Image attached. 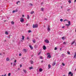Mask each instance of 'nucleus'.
Masks as SVG:
<instances>
[{"label":"nucleus","mask_w":76,"mask_h":76,"mask_svg":"<svg viewBox=\"0 0 76 76\" xmlns=\"http://www.w3.org/2000/svg\"><path fill=\"white\" fill-rule=\"evenodd\" d=\"M38 27V24H36L35 25H33V28H37Z\"/></svg>","instance_id":"obj_1"},{"label":"nucleus","mask_w":76,"mask_h":76,"mask_svg":"<svg viewBox=\"0 0 76 76\" xmlns=\"http://www.w3.org/2000/svg\"><path fill=\"white\" fill-rule=\"evenodd\" d=\"M20 21L21 22H24V19L22 18H21L20 19Z\"/></svg>","instance_id":"obj_2"},{"label":"nucleus","mask_w":76,"mask_h":76,"mask_svg":"<svg viewBox=\"0 0 76 76\" xmlns=\"http://www.w3.org/2000/svg\"><path fill=\"white\" fill-rule=\"evenodd\" d=\"M45 42L47 44H48V43H49V41L47 39L45 40Z\"/></svg>","instance_id":"obj_3"},{"label":"nucleus","mask_w":76,"mask_h":76,"mask_svg":"<svg viewBox=\"0 0 76 76\" xmlns=\"http://www.w3.org/2000/svg\"><path fill=\"white\" fill-rule=\"evenodd\" d=\"M47 30L48 31H50V26H48Z\"/></svg>","instance_id":"obj_4"},{"label":"nucleus","mask_w":76,"mask_h":76,"mask_svg":"<svg viewBox=\"0 0 76 76\" xmlns=\"http://www.w3.org/2000/svg\"><path fill=\"white\" fill-rule=\"evenodd\" d=\"M73 58H76V53H75L74 56L73 57Z\"/></svg>","instance_id":"obj_5"},{"label":"nucleus","mask_w":76,"mask_h":76,"mask_svg":"<svg viewBox=\"0 0 76 76\" xmlns=\"http://www.w3.org/2000/svg\"><path fill=\"white\" fill-rule=\"evenodd\" d=\"M43 50H46V47H45V46L44 45L43 47Z\"/></svg>","instance_id":"obj_6"},{"label":"nucleus","mask_w":76,"mask_h":76,"mask_svg":"<svg viewBox=\"0 0 76 76\" xmlns=\"http://www.w3.org/2000/svg\"><path fill=\"white\" fill-rule=\"evenodd\" d=\"M6 61H10V59H9V58H7L6 59Z\"/></svg>","instance_id":"obj_7"},{"label":"nucleus","mask_w":76,"mask_h":76,"mask_svg":"<svg viewBox=\"0 0 76 76\" xmlns=\"http://www.w3.org/2000/svg\"><path fill=\"white\" fill-rule=\"evenodd\" d=\"M29 46L31 50H33V47H32L31 45H29Z\"/></svg>","instance_id":"obj_8"},{"label":"nucleus","mask_w":76,"mask_h":76,"mask_svg":"<svg viewBox=\"0 0 76 76\" xmlns=\"http://www.w3.org/2000/svg\"><path fill=\"white\" fill-rule=\"evenodd\" d=\"M48 58H51V55H49L48 56H47Z\"/></svg>","instance_id":"obj_9"},{"label":"nucleus","mask_w":76,"mask_h":76,"mask_svg":"<svg viewBox=\"0 0 76 76\" xmlns=\"http://www.w3.org/2000/svg\"><path fill=\"white\" fill-rule=\"evenodd\" d=\"M23 50L25 53H26V52H27V50L25 49H23Z\"/></svg>","instance_id":"obj_10"},{"label":"nucleus","mask_w":76,"mask_h":76,"mask_svg":"<svg viewBox=\"0 0 76 76\" xmlns=\"http://www.w3.org/2000/svg\"><path fill=\"white\" fill-rule=\"evenodd\" d=\"M42 71V69L41 68H40L39 69V71L40 72H41Z\"/></svg>","instance_id":"obj_11"},{"label":"nucleus","mask_w":76,"mask_h":76,"mask_svg":"<svg viewBox=\"0 0 76 76\" xmlns=\"http://www.w3.org/2000/svg\"><path fill=\"white\" fill-rule=\"evenodd\" d=\"M56 64V62H53V64H52V65L53 66H54Z\"/></svg>","instance_id":"obj_12"},{"label":"nucleus","mask_w":76,"mask_h":76,"mask_svg":"<svg viewBox=\"0 0 76 76\" xmlns=\"http://www.w3.org/2000/svg\"><path fill=\"white\" fill-rule=\"evenodd\" d=\"M32 41H33V42H34V43H35V42H36L35 39H34Z\"/></svg>","instance_id":"obj_13"},{"label":"nucleus","mask_w":76,"mask_h":76,"mask_svg":"<svg viewBox=\"0 0 76 76\" xmlns=\"http://www.w3.org/2000/svg\"><path fill=\"white\" fill-rule=\"evenodd\" d=\"M30 62H31V64H33V63H34V61H33L31 60L30 61Z\"/></svg>","instance_id":"obj_14"},{"label":"nucleus","mask_w":76,"mask_h":76,"mask_svg":"<svg viewBox=\"0 0 76 76\" xmlns=\"http://www.w3.org/2000/svg\"><path fill=\"white\" fill-rule=\"evenodd\" d=\"M75 42V40L73 42H72L71 43V45H73V44Z\"/></svg>","instance_id":"obj_15"},{"label":"nucleus","mask_w":76,"mask_h":76,"mask_svg":"<svg viewBox=\"0 0 76 76\" xmlns=\"http://www.w3.org/2000/svg\"><path fill=\"white\" fill-rule=\"evenodd\" d=\"M22 40H23V39H24V38H25V37H24V36H22Z\"/></svg>","instance_id":"obj_16"},{"label":"nucleus","mask_w":76,"mask_h":76,"mask_svg":"<svg viewBox=\"0 0 76 76\" xmlns=\"http://www.w3.org/2000/svg\"><path fill=\"white\" fill-rule=\"evenodd\" d=\"M23 71L25 73H26V70L23 69Z\"/></svg>","instance_id":"obj_17"},{"label":"nucleus","mask_w":76,"mask_h":76,"mask_svg":"<svg viewBox=\"0 0 76 76\" xmlns=\"http://www.w3.org/2000/svg\"><path fill=\"white\" fill-rule=\"evenodd\" d=\"M5 34L6 35H8L9 33L7 31H5Z\"/></svg>","instance_id":"obj_18"},{"label":"nucleus","mask_w":76,"mask_h":76,"mask_svg":"<svg viewBox=\"0 0 76 76\" xmlns=\"http://www.w3.org/2000/svg\"><path fill=\"white\" fill-rule=\"evenodd\" d=\"M63 44H64V45H66V44H67V42H64L63 43Z\"/></svg>","instance_id":"obj_19"},{"label":"nucleus","mask_w":76,"mask_h":76,"mask_svg":"<svg viewBox=\"0 0 76 76\" xmlns=\"http://www.w3.org/2000/svg\"><path fill=\"white\" fill-rule=\"evenodd\" d=\"M63 40H64V39L65 38V37H62L61 38Z\"/></svg>","instance_id":"obj_20"},{"label":"nucleus","mask_w":76,"mask_h":76,"mask_svg":"<svg viewBox=\"0 0 76 76\" xmlns=\"http://www.w3.org/2000/svg\"><path fill=\"white\" fill-rule=\"evenodd\" d=\"M48 68H49V69H50V67H51V65H50V64H49L48 65Z\"/></svg>","instance_id":"obj_21"},{"label":"nucleus","mask_w":76,"mask_h":76,"mask_svg":"<svg viewBox=\"0 0 76 76\" xmlns=\"http://www.w3.org/2000/svg\"><path fill=\"white\" fill-rule=\"evenodd\" d=\"M30 13L31 14H33V13H34V11L31 12Z\"/></svg>","instance_id":"obj_22"},{"label":"nucleus","mask_w":76,"mask_h":76,"mask_svg":"<svg viewBox=\"0 0 76 76\" xmlns=\"http://www.w3.org/2000/svg\"><path fill=\"white\" fill-rule=\"evenodd\" d=\"M33 69V67L32 66H31L29 68L30 70H31V69Z\"/></svg>","instance_id":"obj_23"},{"label":"nucleus","mask_w":76,"mask_h":76,"mask_svg":"<svg viewBox=\"0 0 76 76\" xmlns=\"http://www.w3.org/2000/svg\"><path fill=\"white\" fill-rule=\"evenodd\" d=\"M27 18L28 19H29V15H27Z\"/></svg>","instance_id":"obj_24"},{"label":"nucleus","mask_w":76,"mask_h":76,"mask_svg":"<svg viewBox=\"0 0 76 76\" xmlns=\"http://www.w3.org/2000/svg\"><path fill=\"white\" fill-rule=\"evenodd\" d=\"M71 74H72V72H69L68 75H71Z\"/></svg>","instance_id":"obj_25"},{"label":"nucleus","mask_w":76,"mask_h":76,"mask_svg":"<svg viewBox=\"0 0 76 76\" xmlns=\"http://www.w3.org/2000/svg\"><path fill=\"white\" fill-rule=\"evenodd\" d=\"M18 3H20V1H18L17 2V4H18Z\"/></svg>","instance_id":"obj_26"},{"label":"nucleus","mask_w":76,"mask_h":76,"mask_svg":"<svg viewBox=\"0 0 76 76\" xmlns=\"http://www.w3.org/2000/svg\"><path fill=\"white\" fill-rule=\"evenodd\" d=\"M11 23H12V25H13V24H14V22H13V21H12V22H11Z\"/></svg>","instance_id":"obj_27"},{"label":"nucleus","mask_w":76,"mask_h":76,"mask_svg":"<svg viewBox=\"0 0 76 76\" xmlns=\"http://www.w3.org/2000/svg\"><path fill=\"white\" fill-rule=\"evenodd\" d=\"M29 5H31V6H33V4L31 3H30L29 4Z\"/></svg>","instance_id":"obj_28"},{"label":"nucleus","mask_w":76,"mask_h":76,"mask_svg":"<svg viewBox=\"0 0 76 76\" xmlns=\"http://www.w3.org/2000/svg\"><path fill=\"white\" fill-rule=\"evenodd\" d=\"M41 9V11H44V8H42Z\"/></svg>","instance_id":"obj_29"},{"label":"nucleus","mask_w":76,"mask_h":76,"mask_svg":"<svg viewBox=\"0 0 76 76\" xmlns=\"http://www.w3.org/2000/svg\"><path fill=\"white\" fill-rule=\"evenodd\" d=\"M32 32V31L31 30H29L28 31V33H30V32Z\"/></svg>","instance_id":"obj_30"},{"label":"nucleus","mask_w":76,"mask_h":76,"mask_svg":"<svg viewBox=\"0 0 76 76\" xmlns=\"http://www.w3.org/2000/svg\"><path fill=\"white\" fill-rule=\"evenodd\" d=\"M57 50V47H55L54 48V50Z\"/></svg>","instance_id":"obj_31"},{"label":"nucleus","mask_w":76,"mask_h":76,"mask_svg":"<svg viewBox=\"0 0 76 76\" xmlns=\"http://www.w3.org/2000/svg\"><path fill=\"white\" fill-rule=\"evenodd\" d=\"M40 58L41 59H42V56H40Z\"/></svg>","instance_id":"obj_32"},{"label":"nucleus","mask_w":76,"mask_h":76,"mask_svg":"<svg viewBox=\"0 0 76 76\" xmlns=\"http://www.w3.org/2000/svg\"><path fill=\"white\" fill-rule=\"evenodd\" d=\"M69 25H70V24H66V26H69Z\"/></svg>","instance_id":"obj_33"},{"label":"nucleus","mask_w":76,"mask_h":76,"mask_svg":"<svg viewBox=\"0 0 76 76\" xmlns=\"http://www.w3.org/2000/svg\"><path fill=\"white\" fill-rule=\"evenodd\" d=\"M11 75V74L10 73H9L8 74V76H10Z\"/></svg>","instance_id":"obj_34"},{"label":"nucleus","mask_w":76,"mask_h":76,"mask_svg":"<svg viewBox=\"0 0 76 76\" xmlns=\"http://www.w3.org/2000/svg\"><path fill=\"white\" fill-rule=\"evenodd\" d=\"M18 9H16L15 10V12H18Z\"/></svg>","instance_id":"obj_35"},{"label":"nucleus","mask_w":76,"mask_h":76,"mask_svg":"<svg viewBox=\"0 0 76 76\" xmlns=\"http://www.w3.org/2000/svg\"><path fill=\"white\" fill-rule=\"evenodd\" d=\"M60 20L61 22H63V19H60Z\"/></svg>","instance_id":"obj_36"},{"label":"nucleus","mask_w":76,"mask_h":76,"mask_svg":"<svg viewBox=\"0 0 76 76\" xmlns=\"http://www.w3.org/2000/svg\"><path fill=\"white\" fill-rule=\"evenodd\" d=\"M69 3H71V1L70 0H69L68 1Z\"/></svg>","instance_id":"obj_37"},{"label":"nucleus","mask_w":76,"mask_h":76,"mask_svg":"<svg viewBox=\"0 0 76 76\" xmlns=\"http://www.w3.org/2000/svg\"><path fill=\"white\" fill-rule=\"evenodd\" d=\"M62 65H63V66H65V64L63 63H62Z\"/></svg>","instance_id":"obj_38"},{"label":"nucleus","mask_w":76,"mask_h":76,"mask_svg":"<svg viewBox=\"0 0 76 76\" xmlns=\"http://www.w3.org/2000/svg\"><path fill=\"white\" fill-rule=\"evenodd\" d=\"M1 76H6V74H5L4 75H1Z\"/></svg>","instance_id":"obj_39"},{"label":"nucleus","mask_w":76,"mask_h":76,"mask_svg":"<svg viewBox=\"0 0 76 76\" xmlns=\"http://www.w3.org/2000/svg\"><path fill=\"white\" fill-rule=\"evenodd\" d=\"M68 24H69V25H70V21H69L68 22Z\"/></svg>","instance_id":"obj_40"},{"label":"nucleus","mask_w":76,"mask_h":76,"mask_svg":"<svg viewBox=\"0 0 76 76\" xmlns=\"http://www.w3.org/2000/svg\"><path fill=\"white\" fill-rule=\"evenodd\" d=\"M45 20H48L47 18H45Z\"/></svg>","instance_id":"obj_41"},{"label":"nucleus","mask_w":76,"mask_h":76,"mask_svg":"<svg viewBox=\"0 0 76 76\" xmlns=\"http://www.w3.org/2000/svg\"><path fill=\"white\" fill-rule=\"evenodd\" d=\"M67 20L66 19H65L64 20V21H67Z\"/></svg>","instance_id":"obj_42"},{"label":"nucleus","mask_w":76,"mask_h":76,"mask_svg":"<svg viewBox=\"0 0 76 76\" xmlns=\"http://www.w3.org/2000/svg\"><path fill=\"white\" fill-rule=\"evenodd\" d=\"M8 38H9L10 39V36H9L8 37H7Z\"/></svg>","instance_id":"obj_43"},{"label":"nucleus","mask_w":76,"mask_h":76,"mask_svg":"<svg viewBox=\"0 0 76 76\" xmlns=\"http://www.w3.org/2000/svg\"><path fill=\"white\" fill-rule=\"evenodd\" d=\"M47 55H50V53H48L47 54Z\"/></svg>","instance_id":"obj_44"},{"label":"nucleus","mask_w":76,"mask_h":76,"mask_svg":"<svg viewBox=\"0 0 76 76\" xmlns=\"http://www.w3.org/2000/svg\"><path fill=\"white\" fill-rule=\"evenodd\" d=\"M16 64L14 63V64H13V66H16Z\"/></svg>","instance_id":"obj_45"},{"label":"nucleus","mask_w":76,"mask_h":76,"mask_svg":"<svg viewBox=\"0 0 76 76\" xmlns=\"http://www.w3.org/2000/svg\"><path fill=\"white\" fill-rule=\"evenodd\" d=\"M67 53H68V54H70V52H67Z\"/></svg>","instance_id":"obj_46"},{"label":"nucleus","mask_w":76,"mask_h":76,"mask_svg":"<svg viewBox=\"0 0 76 76\" xmlns=\"http://www.w3.org/2000/svg\"><path fill=\"white\" fill-rule=\"evenodd\" d=\"M22 56V54H21L20 53L19 54V56Z\"/></svg>","instance_id":"obj_47"},{"label":"nucleus","mask_w":76,"mask_h":76,"mask_svg":"<svg viewBox=\"0 0 76 76\" xmlns=\"http://www.w3.org/2000/svg\"><path fill=\"white\" fill-rule=\"evenodd\" d=\"M16 60H15V61H14V63H16Z\"/></svg>","instance_id":"obj_48"},{"label":"nucleus","mask_w":76,"mask_h":76,"mask_svg":"<svg viewBox=\"0 0 76 76\" xmlns=\"http://www.w3.org/2000/svg\"><path fill=\"white\" fill-rule=\"evenodd\" d=\"M15 11L13 10L12 12V13H15Z\"/></svg>","instance_id":"obj_49"},{"label":"nucleus","mask_w":76,"mask_h":76,"mask_svg":"<svg viewBox=\"0 0 76 76\" xmlns=\"http://www.w3.org/2000/svg\"><path fill=\"white\" fill-rule=\"evenodd\" d=\"M27 39H29V37H27Z\"/></svg>","instance_id":"obj_50"},{"label":"nucleus","mask_w":76,"mask_h":76,"mask_svg":"<svg viewBox=\"0 0 76 76\" xmlns=\"http://www.w3.org/2000/svg\"><path fill=\"white\" fill-rule=\"evenodd\" d=\"M22 65L21 64V65H20V67H22Z\"/></svg>","instance_id":"obj_51"},{"label":"nucleus","mask_w":76,"mask_h":76,"mask_svg":"<svg viewBox=\"0 0 76 76\" xmlns=\"http://www.w3.org/2000/svg\"><path fill=\"white\" fill-rule=\"evenodd\" d=\"M43 62H44V61H41V63H43Z\"/></svg>","instance_id":"obj_52"},{"label":"nucleus","mask_w":76,"mask_h":76,"mask_svg":"<svg viewBox=\"0 0 76 76\" xmlns=\"http://www.w3.org/2000/svg\"><path fill=\"white\" fill-rule=\"evenodd\" d=\"M73 73H72L71 74V76H73Z\"/></svg>","instance_id":"obj_53"},{"label":"nucleus","mask_w":76,"mask_h":76,"mask_svg":"<svg viewBox=\"0 0 76 76\" xmlns=\"http://www.w3.org/2000/svg\"><path fill=\"white\" fill-rule=\"evenodd\" d=\"M43 4V2H42V3H41V5H42Z\"/></svg>","instance_id":"obj_54"},{"label":"nucleus","mask_w":76,"mask_h":76,"mask_svg":"<svg viewBox=\"0 0 76 76\" xmlns=\"http://www.w3.org/2000/svg\"><path fill=\"white\" fill-rule=\"evenodd\" d=\"M70 10V9H68L67 10V11H69Z\"/></svg>","instance_id":"obj_55"},{"label":"nucleus","mask_w":76,"mask_h":76,"mask_svg":"<svg viewBox=\"0 0 76 76\" xmlns=\"http://www.w3.org/2000/svg\"><path fill=\"white\" fill-rule=\"evenodd\" d=\"M41 54V53L39 52V53H38V55H39V54Z\"/></svg>","instance_id":"obj_56"},{"label":"nucleus","mask_w":76,"mask_h":76,"mask_svg":"<svg viewBox=\"0 0 76 76\" xmlns=\"http://www.w3.org/2000/svg\"><path fill=\"white\" fill-rule=\"evenodd\" d=\"M62 28H64V26H63L62 27Z\"/></svg>","instance_id":"obj_57"},{"label":"nucleus","mask_w":76,"mask_h":76,"mask_svg":"<svg viewBox=\"0 0 76 76\" xmlns=\"http://www.w3.org/2000/svg\"><path fill=\"white\" fill-rule=\"evenodd\" d=\"M11 65H13V64L12 63H11Z\"/></svg>","instance_id":"obj_58"},{"label":"nucleus","mask_w":76,"mask_h":76,"mask_svg":"<svg viewBox=\"0 0 76 76\" xmlns=\"http://www.w3.org/2000/svg\"><path fill=\"white\" fill-rule=\"evenodd\" d=\"M4 41L5 42H6V40H4Z\"/></svg>","instance_id":"obj_59"},{"label":"nucleus","mask_w":76,"mask_h":76,"mask_svg":"<svg viewBox=\"0 0 76 76\" xmlns=\"http://www.w3.org/2000/svg\"><path fill=\"white\" fill-rule=\"evenodd\" d=\"M28 24H26V26H28Z\"/></svg>","instance_id":"obj_60"},{"label":"nucleus","mask_w":76,"mask_h":76,"mask_svg":"<svg viewBox=\"0 0 76 76\" xmlns=\"http://www.w3.org/2000/svg\"><path fill=\"white\" fill-rule=\"evenodd\" d=\"M76 0H75L74 1L75 3V2H76Z\"/></svg>","instance_id":"obj_61"},{"label":"nucleus","mask_w":76,"mask_h":76,"mask_svg":"<svg viewBox=\"0 0 76 76\" xmlns=\"http://www.w3.org/2000/svg\"><path fill=\"white\" fill-rule=\"evenodd\" d=\"M22 17H24V15H22Z\"/></svg>","instance_id":"obj_62"},{"label":"nucleus","mask_w":76,"mask_h":76,"mask_svg":"<svg viewBox=\"0 0 76 76\" xmlns=\"http://www.w3.org/2000/svg\"><path fill=\"white\" fill-rule=\"evenodd\" d=\"M61 48H60V50H61Z\"/></svg>","instance_id":"obj_63"},{"label":"nucleus","mask_w":76,"mask_h":76,"mask_svg":"<svg viewBox=\"0 0 76 76\" xmlns=\"http://www.w3.org/2000/svg\"><path fill=\"white\" fill-rule=\"evenodd\" d=\"M75 32H76V28L75 29Z\"/></svg>","instance_id":"obj_64"}]
</instances>
